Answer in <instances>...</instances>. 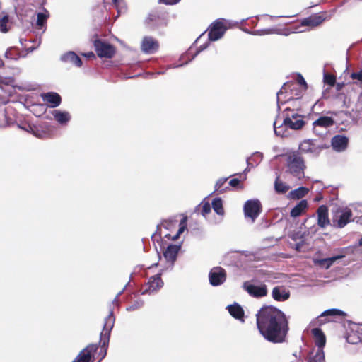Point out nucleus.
<instances>
[{"mask_svg": "<svg viewBox=\"0 0 362 362\" xmlns=\"http://www.w3.org/2000/svg\"><path fill=\"white\" fill-rule=\"evenodd\" d=\"M317 225L321 228H325L330 224L329 218V210L326 205H320L317 209Z\"/></svg>", "mask_w": 362, "mask_h": 362, "instance_id": "obj_15", "label": "nucleus"}, {"mask_svg": "<svg viewBox=\"0 0 362 362\" xmlns=\"http://www.w3.org/2000/svg\"><path fill=\"white\" fill-rule=\"evenodd\" d=\"M180 250V246L177 245H170L167 247L165 250L163 252V256L165 259L170 262L172 264L177 259V256Z\"/></svg>", "mask_w": 362, "mask_h": 362, "instance_id": "obj_19", "label": "nucleus"}, {"mask_svg": "<svg viewBox=\"0 0 362 362\" xmlns=\"http://www.w3.org/2000/svg\"><path fill=\"white\" fill-rule=\"evenodd\" d=\"M3 16L0 17V31L6 33L8 31L7 24L9 21V16L8 14L3 13Z\"/></svg>", "mask_w": 362, "mask_h": 362, "instance_id": "obj_38", "label": "nucleus"}, {"mask_svg": "<svg viewBox=\"0 0 362 362\" xmlns=\"http://www.w3.org/2000/svg\"><path fill=\"white\" fill-rule=\"evenodd\" d=\"M180 0H158V2L166 5H174L180 2Z\"/></svg>", "mask_w": 362, "mask_h": 362, "instance_id": "obj_47", "label": "nucleus"}, {"mask_svg": "<svg viewBox=\"0 0 362 362\" xmlns=\"http://www.w3.org/2000/svg\"><path fill=\"white\" fill-rule=\"evenodd\" d=\"M324 81L330 86H334L336 83V77L331 74H325L324 75Z\"/></svg>", "mask_w": 362, "mask_h": 362, "instance_id": "obj_41", "label": "nucleus"}, {"mask_svg": "<svg viewBox=\"0 0 362 362\" xmlns=\"http://www.w3.org/2000/svg\"><path fill=\"white\" fill-rule=\"evenodd\" d=\"M243 288L249 293L250 296L255 298H262L267 295V288L266 285L255 286L245 281L243 286Z\"/></svg>", "mask_w": 362, "mask_h": 362, "instance_id": "obj_14", "label": "nucleus"}, {"mask_svg": "<svg viewBox=\"0 0 362 362\" xmlns=\"http://www.w3.org/2000/svg\"><path fill=\"white\" fill-rule=\"evenodd\" d=\"M349 144V139L344 135L337 134L334 136L331 139V145L332 148L337 152L345 151Z\"/></svg>", "mask_w": 362, "mask_h": 362, "instance_id": "obj_16", "label": "nucleus"}, {"mask_svg": "<svg viewBox=\"0 0 362 362\" xmlns=\"http://www.w3.org/2000/svg\"><path fill=\"white\" fill-rule=\"evenodd\" d=\"M227 180L228 178H219L215 184L214 192H217L218 194L224 193L226 192V190L228 189V187H223V185L226 184Z\"/></svg>", "mask_w": 362, "mask_h": 362, "instance_id": "obj_35", "label": "nucleus"}, {"mask_svg": "<svg viewBox=\"0 0 362 362\" xmlns=\"http://www.w3.org/2000/svg\"><path fill=\"white\" fill-rule=\"evenodd\" d=\"M83 55L88 59H95V55L93 52L83 54Z\"/></svg>", "mask_w": 362, "mask_h": 362, "instance_id": "obj_48", "label": "nucleus"}, {"mask_svg": "<svg viewBox=\"0 0 362 362\" xmlns=\"http://www.w3.org/2000/svg\"><path fill=\"white\" fill-rule=\"evenodd\" d=\"M288 111H291V110L289 108H286V109L285 110V112H288Z\"/></svg>", "mask_w": 362, "mask_h": 362, "instance_id": "obj_59", "label": "nucleus"}, {"mask_svg": "<svg viewBox=\"0 0 362 362\" xmlns=\"http://www.w3.org/2000/svg\"><path fill=\"white\" fill-rule=\"evenodd\" d=\"M305 124V122L302 119L301 116L297 113H292L291 115L287 114L283 122V124L286 127H289L295 130L300 129Z\"/></svg>", "mask_w": 362, "mask_h": 362, "instance_id": "obj_13", "label": "nucleus"}, {"mask_svg": "<svg viewBox=\"0 0 362 362\" xmlns=\"http://www.w3.org/2000/svg\"><path fill=\"white\" fill-rule=\"evenodd\" d=\"M229 185L233 188L243 189V185L241 181L238 178H233L229 181Z\"/></svg>", "mask_w": 362, "mask_h": 362, "instance_id": "obj_42", "label": "nucleus"}, {"mask_svg": "<svg viewBox=\"0 0 362 362\" xmlns=\"http://www.w3.org/2000/svg\"><path fill=\"white\" fill-rule=\"evenodd\" d=\"M41 98L42 100L48 104L49 107H57L62 103V98L56 92H47L41 94Z\"/></svg>", "mask_w": 362, "mask_h": 362, "instance_id": "obj_17", "label": "nucleus"}, {"mask_svg": "<svg viewBox=\"0 0 362 362\" xmlns=\"http://www.w3.org/2000/svg\"><path fill=\"white\" fill-rule=\"evenodd\" d=\"M209 279L212 286H219L226 281V272L221 267H214L209 272Z\"/></svg>", "mask_w": 362, "mask_h": 362, "instance_id": "obj_11", "label": "nucleus"}, {"mask_svg": "<svg viewBox=\"0 0 362 362\" xmlns=\"http://www.w3.org/2000/svg\"><path fill=\"white\" fill-rule=\"evenodd\" d=\"M1 82L6 85L13 86L15 83V78L13 77L4 78V80L1 81Z\"/></svg>", "mask_w": 362, "mask_h": 362, "instance_id": "obj_46", "label": "nucleus"}, {"mask_svg": "<svg viewBox=\"0 0 362 362\" xmlns=\"http://www.w3.org/2000/svg\"><path fill=\"white\" fill-rule=\"evenodd\" d=\"M352 112L356 118H362V93L358 96L355 107L352 110Z\"/></svg>", "mask_w": 362, "mask_h": 362, "instance_id": "obj_33", "label": "nucleus"}, {"mask_svg": "<svg viewBox=\"0 0 362 362\" xmlns=\"http://www.w3.org/2000/svg\"><path fill=\"white\" fill-rule=\"evenodd\" d=\"M94 361H93V360H92L90 362H94Z\"/></svg>", "mask_w": 362, "mask_h": 362, "instance_id": "obj_63", "label": "nucleus"}, {"mask_svg": "<svg viewBox=\"0 0 362 362\" xmlns=\"http://www.w3.org/2000/svg\"><path fill=\"white\" fill-rule=\"evenodd\" d=\"M212 208L214 211L218 215H223L224 209L223 207V202L221 198H216L212 201Z\"/></svg>", "mask_w": 362, "mask_h": 362, "instance_id": "obj_34", "label": "nucleus"}, {"mask_svg": "<svg viewBox=\"0 0 362 362\" xmlns=\"http://www.w3.org/2000/svg\"><path fill=\"white\" fill-rule=\"evenodd\" d=\"M358 245L362 246V238L359 240Z\"/></svg>", "mask_w": 362, "mask_h": 362, "instance_id": "obj_57", "label": "nucleus"}, {"mask_svg": "<svg viewBox=\"0 0 362 362\" xmlns=\"http://www.w3.org/2000/svg\"><path fill=\"white\" fill-rule=\"evenodd\" d=\"M308 207L307 200L303 199L300 201L291 211V216L293 218L301 216Z\"/></svg>", "mask_w": 362, "mask_h": 362, "instance_id": "obj_25", "label": "nucleus"}, {"mask_svg": "<svg viewBox=\"0 0 362 362\" xmlns=\"http://www.w3.org/2000/svg\"><path fill=\"white\" fill-rule=\"evenodd\" d=\"M272 296L276 301H285L289 298L290 292L284 286H275L272 290Z\"/></svg>", "mask_w": 362, "mask_h": 362, "instance_id": "obj_21", "label": "nucleus"}, {"mask_svg": "<svg viewBox=\"0 0 362 362\" xmlns=\"http://www.w3.org/2000/svg\"><path fill=\"white\" fill-rule=\"evenodd\" d=\"M273 31H274V30L270 29V30H266V31L264 32V33H266V34L272 33H273Z\"/></svg>", "mask_w": 362, "mask_h": 362, "instance_id": "obj_54", "label": "nucleus"}, {"mask_svg": "<svg viewBox=\"0 0 362 362\" xmlns=\"http://www.w3.org/2000/svg\"><path fill=\"white\" fill-rule=\"evenodd\" d=\"M115 317L113 311L110 310L105 317L103 328L100 335V344H89L83 349L72 362H100L107 355L111 331L114 327Z\"/></svg>", "mask_w": 362, "mask_h": 362, "instance_id": "obj_2", "label": "nucleus"}, {"mask_svg": "<svg viewBox=\"0 0 362 362\" xmlns=\"http://www.w3.org/2000/svg\"><path fill=\"white\" fill-rule=\"evenodd\" d=\"M315 339V344L318 349H322L326 343V337L323 332L320 328H313L311 330Z\"/></svg>", "mask_w": 362, "mask_h": 362, "instance_id": "obj_22", "label": "nucleus"}, {"mask_svg": "<svg viewBox=\"0 0 362 362\" xmlns=\"http://www.w3.org/2000/svg\"><path fill=\"white\" fill-rule=\"evenodd\" d=\"M95 52L100 58H112L116 53V48L114 45L100 39L93 42Z\"/></svg>", "mask_w": 362, "mask_h": 362, "instance_id": "obj_6", "label": "nucleus"}, {"mask_svg": "<svg viewBox=\"0 0 362 362\" xmlns=\"http://www.w3.org/2000/svg\"><path fill=\"white\" fill-rule=\"evenodd\" d=\"M329 18L327 12H320L312 14L311 16L301 20L302 26L313 28L320 25L324 21Z\"/></svg>", "mask_w": 362, "mask_h": 362, "instance_id": "obj_8", "label": "nucleus"}, {"mask_svg": "<svg viewBox=\"0 0 362 362\" xmlns=\"http://www.w3.org/2000/svg\"><path fill=\"white\" fill-rule=\"evenodd\" d=\"M45 4H46V1L43 0L42 2L41 3V6H43Z\"/></svg>", "mask_w": 362, "mask_h": 362, "instance_id": "obj_58", "label": "nucleus"}, {"mask_svg": "<svg viewBox=\"0 0 362 362\" xmlns=\"http://www.w3.org/2000/svg\"><path fill=\"white\" fill-rule=\"evenodd\" d=\"M307 362H325V354L322 349H318L315 354Z\"/></svg>", "mask_w": 362, "mask_h": 362, "instance_id": "obj_36", "label": "nucleus"}, {"mask_svg": "<svg viewBox=\"0 0 362 362\" xmlns=\"http://www.w3.org/2000/svg\"><path fill=\"white\" fill-rule=\"evenodd\" d=\"M289 188L288 185H286V183L280 180L279 176L276 178L274 182V189L276 193L284 194L288 191Z\"/></svg>", "mask_w": 362, "mask_h": 362, "instance_id": "obj_32", "label": "nucleus"}, {"mask_svg": "<svg viewBox=\"0 0 362 362\" xmlns=\"http://www.w3.org/2000/svg\"><path fill=\"white\" fill-rule=\"evenodd\" d=\"M62 60L65 62H69L78 67L81 66L82 61L81 58L74 52H69L62 57Z\"/></svg>", "mask_w": 362, "mask_h": 362, "instance_id": "obj_26", "label": "nucleus"}, {"mask_svg": "<svg viewBox=\"0 0 362 362\" xmlns=\"http://www.w3.org/2000/svg\"><path fill=\"white\" fill-rule=\"evenodd\" d=\"M287 172L298 180L305 177L306 165L303 158L296 152L290 153L286 156Z\"/></svg>", "mask_w": 362, "mask_h": 362, "instance_id": "obj_3", "label": "nucleus"}, {"mask_svg": "<svg viewBox=\"0 0 362 362\" xmlns=\"http://www.w3.org/2000/svg\"><path fill=\"white\" fill-rule=\"evenodd\" d=\"M146 292H148V291H146V289L145 291H143V293H146Z\"/></svg>", "mask_w": 362, "mask_h": 362, "instance_id": "obj_60", "label": "nucleus"}, {"mask_svg": "<svg viewBox=\"0 0 362 362\" xmlns=\"http://www.w3.org/2000/svg\"><path fill=\"white\" fill-rule=\"evenodd\" d=\"M227 28L221 21H215L209 28L208 37L210 41H216L220 39L226 31Z\"/></svg>", "mask_w": 362, "mask_h": 362, "instance_id": "obj_10", "label": "nucleus"}, {"mask_svg": "<svg viewBox=\"0 0 362 362\" xmlns=\"http://www.w3.org/2000/svg\"><path fill=\"white\" fill-rule=\"evenodd\" d=\"M2 115H3L4 117H6V114H5V113H3V114H2Z\"/></svg>", "mask_w": 362, "mask_h": 362, "instance_id": "obj_62", "label": "nucleus"}, {"mask_svg": "<svg viewBox=\"0 0 362 362\" xmlns=\"http://www.w3.org/2000/svg\"><path fill=\"white\" fill-rule=\"evenodd\" d=\"M262 211V204L257 199L248 200L244 204L245 217L250 218L254 221Z\"/></svg>", "mask_w": 362, "mask_h": 362, "instance_id": "obj_9", "label": "nucleus"}, {"mask_svg": "<svg viewBox=\"0 0 362 362\" xmlns=\"http://www.w3.org/2000/svg\"><path fill=\"white\" fill-rule=\"evenodd\" d=\"M350 78L353 83L362 87V69L358 71H354L350 74Z\"/></svg>", "mask_w": 362, "mask_h": 362, "instance_id": "obj_37", "label": "nucleus"}, {"mask_svg": "<svg viewBox=\"0 0 362 362\" xmlns=\"http://www.w3.org/2000/svg\"><path fill=\"white\" fill-rule=\"evenodd\" d=\"M346 339H347V341H348L349 343H351V344H356V343H357V341H351V340L350 339V337H349H349H347Z\"/></svg>", "mask_w": 362, "mask_h": 362, "instance_id": "obj_52", "label": "nucleus"}, {"mask_svg": "<svg viewBox=\"0 0 362 362\" xmlns=\"http://www.w3.org/2000/svg\"><path fill=\"white\" fill-rule=\"evenodd\" d=\"M43 12L38 13L37 15L36 25L37 28L42 29L47 23V21L49 17V11L42 7Z\"/></svg>", "mask_w": 362, "mask_h": 362, "instance_id": "obj_29", "label": "nucleus"}, {"mask_svg": "<svg viewBox=\"0 0 362 362\" xmlns=\"http://www.w3.org/2000/svg\"><path fill=\"white\" fill-rule=\"evenodd\" d=\"M210 212H211L210 204L208 202H203L202 205V211H201L202 214L204 216H205L206 215H207Z\"/></svg>", "mask_w": 362, "mask_h": 362, "instance_id": "obj_44", "label": "nucleus"}, {"mask_svg": "<svg viewBox=\"0 0 362 362\" xmlns=\"http://www.w3.org/2000/svg\"><path fill=\"white\" fill-rule=\"evenodd\" d=\"M344 86V83H337L336 84V88H337V90H341Z\"/></svg>", "mask_w": 362, "mask_h": 362, "instance_id": "obj_50", "label": "nucleus"}, {"mask_svg": "<svg viewBox=\"0 0 362 362\" xmlns=\"http://www.w3.org/2000/svg\"><path fill=\"white\" fill-rule=\"evenodd\" d=\"M306 90L303 89L301 87H299L298 84H296L295 82L288 81L285 83L281 89L277 93V99L279 100V95L284 93H286L288 92L290 93L291 96L287 99L288 100L291 99H298L300 98L304 92Z\"/></svg>", "mask_w": 362, "mask_h": 362, "instance_id": "obj_7", "label": "nucleus"}, {"mask_svg": "<svg viewBox=\"0 0 362 362\" xmlns=\"http://www.w3.org/2000/svg\"><path fill=\"white\" fill-rule=\"evenodd\" d=\"M353 214L350 209L337 208L332 212V226L335 228H342L352 221Z\"/></svg>", "mask_w": 362, "mask_h": 362, "instance_id": "obj_4", "label": "nucleus"}, {"mask_svg": "<svg viewBox=\"0 0 362 362\" xmlns=\"http://www.w3.org/2000/svg\"><path fill=\"white\" fill-rule=\"evenodd\" d=\"M146 23L152 29H154L156 25H163L166 26L167 23L164 18H161L158 14L153 13H150L146 20Z\"/></svg>", "mask_w": 362, "mask_h": 362, "instance_id": "obj_23", "label": "nucleus"}, {"mask_svg": "<svg viewBox=\"0 0 362 362\" xmlns=\"http://www.w3.org/2000/svg\"><path fill=\"white\" fill-rule=\"evenodd\" d=\"M54 119L61 124H66L71 119V116L68 112H62L59 110H54L52 113Z\"/></svg>", "mask_w": 362, "mask_h": 362, "instance_id": "obj_27", "label": "nucleus"}, {"mask_svg": "<svg viewBox=\"0 0 362 362\" xmlns=\"http://www.w3.org/2000/svg\"><path fill=\"white\" fill-rule=\"evenodd\" d=\"M187 216L183 217V218L180 221L179 224V229L175 235L172 236L170 234L165 235V238H167L168 240L171 239L173 240H177L180 234H182L185 230L187 228Z\"/></svg>", "mask_w": 362, "mask_h": 362, "instance_id": "obj_31", "label": "nucleus"}, {"mask_svg": "<svg viewBox=\"0 0 362 362\" xmlns=\"http://www.w3.org/2000/svg\"><path fill=\"white\" fill-rule=\"evenodd\" d=\"M205 48H206V46H205V45L200 46V47H199V50H198V52H199L200 51L203 50V49H205Z\"/></svg>", "mask_w": 362, "mask_h": 362, "instance_id": "obj_53", "label": "nucleus"}, {"mask_svg": "<svg viewBox=\"0 0 362 362\" xmlns=\"http://www.w3.org/2000/svg\"><path fill=\"white\" fill-rule=\"evenodd\" d=\"M146 292H148V291H146V289L145 291H143V293H146Z\"/></svg>", "mask_w": 362, "mask_h": 362, "instance_id": "obj_61", "label": "nucleus"}, {"mask_svg": "<svg viewBox=\"0 0 362 362\" xmlns=\"http://www.w3.org/2000/svg\"><path fill=\"white\" fill-rule=\"evenodd\" d=\"M299 150L303 153L313 151V144L309 141H304L299 146Z\"/></svg>", "mask_w": 362, "mask_h": 362, "instance_id": "obj_40", "label": "nucleus"}, {"mask_svg": "<svg viewBox=\"0 0 362 362\" xmlns=\"http://www.w3.org/2000/svg\"><path fill=\"white\" fill-rule=\"evenodd\" d=\"M309 190L308 188L305 187H300L294 190H292L289 192L288 197L293 199H300L304 197L308 193Z\"/></svg>", "mask_w": 362, "mask_h": 362, "instance_id": "obj_30", "label": "nucleus"}, {"mask_svg": "<svg viewBox=\"0 0 362 362\" xmlns=\"http://www.w3.org/2000/svg\"><path fill=\"white\" fill-rule=\"evenodd\" d=\"M344 257V255H337L329 258L315 259L314 263L319 267L328 269L338 259Z\"/></svg>", "mask_w": 362, "mask_h": 362, "instance_id": "obj_24", "label": "nucleus"}, {"mask_svg": "<svg viewBox=\"0 0 362 362\" xmlns=\"http://www.w3.org/2000/svg\"><path fill=\"white\" fill-rule=\"evenodd\" d=\"M281 127H279L278 128L276 127V126L274 125V132H275V134L276 135H279V136H284V134L281 133Z\"/></svg>", "mask_w": 362, "mask_h": 362, "instance_id": "obj_49", "label": "nucleus"}, {"mask_svg": "<svg viewBox=\"0 0 362 362\" xmlns=\"http://www.w3.org/2000/svg\"><path fill=\"white\" fill-rule=\"evenodd\" d=\"M148 288L147 291L149 293L157 291L163 286V281L161 279V274H157L151 276L147 284Z\"/></svg>", "mask_w": 362, "mask_h": 362, "instance_id": "obj_20", "label": "nucleus"}, {"mask_svg": "<svg viewBox=\"0 0 362 362\" xmlns=\"http://www.w3.org/2000/svg\"><path fill=\"white\" fill-rule=\"evenodd\" d=\"M256 324L267 341L274 344L286 341L289 330L288 320L281 310L271 305L262 307L256 314Z\"/></svg>", "mask_w": 362, "mask_h": 362, "instance_id": "obj_1", "label": "nucleus"}, {"mask_svg": "<svg viewBox=\"0 0 362 362\" xmlns=\"http://www.w3.org/2000/svg\"><path fill=\"white\" fill-rule=\"evenodd\" d=\"M229 313L235 319H241L244 316L243 308L237 303L228 306Z\"/></svg>", "mask_w": 362, "mask_h": 362, "instance_id": "obj_28", "label": "nucleus"}, {"mask_svg": "<svg viewBox=\"0 0 362 362\" xmlns=\"http://www.w3.org/2000/svg\"><path fill=\"white\" fill-rule=\"evenodd\" d=\"M114 4L115 5V6H117V0H112Z\"/></svg>", "mask_w": 362, "mask_h": 362, "instance_id": "obj_56", "label": "nucleus"}, {"mask_svg": "<svg viewBox=\"0 0 362 362\" xmlns=\"http://www.w3.org/2000/svg\"><path fill=\"white\" fill-rule=\"evenodd\" d=\"M28 132L40 139L52 138L55 134L56 129L54 126L49 124L47 122H42L38 125H28Z\"/></svg>", "mask_w": 362, "mask_h": 362, "instance_id": "obj_5", "label": "nucleus"}, {"mask_svg": "<svg viewBox=\"0 0 362 362\" xmlns=\"http://www.w3.org/2000/svg\"><path fill=\"white\" fill-rule=\"evenodd\" d=\"M13 52L12 49H9L6 52V57L8 58H11V52Z\"/></svg>", "mask_w": 362, "mask_h": 362, "instance_id": "obj_51", "label": "nucleus"}, {"mask_svg": "<svg viewBox=\"0 0 362 362\" xmlns=\"http://www.w3.org/2000/svg\"><path fill=\"white\" fill-rule=\"evenodd\" d=\"M296 83L298 84L299 87H301L305 90H307L308 88L307 83L301 74L298 75L297 82Z\"/></svg>", "mask_w": 362, "mask_h": 362, "instance_id": "obj_43", "label": "nucleus"}, {"mask_svg": "<svg viewBox=\"0 0 362 362\" xmlns=\"http://www.w3.org/2000/svg\"><path fill=\"white\" fill-rule=\"evenodd\" d=\"M160 47L159 42L151 36H144L141 42V50L145 54H153Z\"/></svg>", "mask_w": 362, "mask_h": 362, "instance_id": "obj_12", "label": "nucleus"}, {"mask_svg": "<svg viewBox=\"0 0 362 362\" xmlns=\"http://www.w3.org/2000/svg\"><path fill=\"white\" fill-rule=\"evenodd\" d=\"M144 303L142 301H136L135 303L130 305L127 310L129 311L134 310L140 308L143 306Z\"/></svg>", "mask_w": 362, "mask_h": 362, "instance_id": "obj_45", "label": "nucleus"}, {"mask_svg": "<svg viewBox=\"0 0 362 362\" xmlns=\"http://www.w3.org/2000/svg\"><path fill=\"white\" fill-rule=\"evenodd\" d=\"M4 65V63L3 60L0 58V68L3 67Z\"/></svg>", "mask_w": 362, "mask_h": 362, "instance_id": "obj_55", "label": "nucleus"}, {"mask_svg": "<svg viewBox=\"0 0 362 362\" xmlns=\"http://www.w3.org/2000/svg\"><path fill=\"white\" fill-rule=\"evenodd\" d=\"M334 124L332 117L329 116H321L313 122V130L317 132V127L329 128Z\"/></svg>", "mask_w": 362, "mask_h": 362, "instance_id": "obj_18", "label": "nucleus"}, {"mask_svg": "<svg viewBox=\"0 0 362 362\" xmlns=\"http://www.w3.org/2000/svg\"><path fill=\"white\" fill-rule=\"evenodd\" d=\"M336 315L344 317V316H346V313L341 310L333 308V309H329V310H327L324 311L321 315L322 317H323V316H336Z\"/></svg>", "mask_w": 362, "mask_h": 362, "instance_id": "obj_39", "label": "nucleus"}]
</instances>
